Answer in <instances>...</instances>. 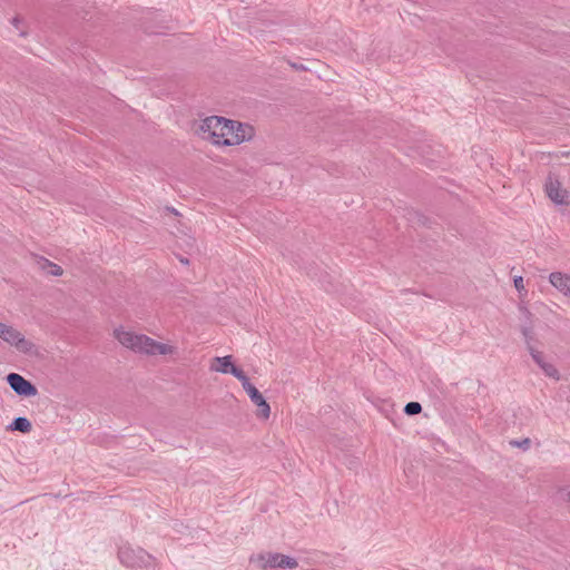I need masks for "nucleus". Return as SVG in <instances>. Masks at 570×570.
I'll use <instances>...</instances> for the list:
<instances>
[{"mask_svg":"<svg viewBox=\"0 0 570 570\" xmlns=\"http://www.w3.org/2000/svg\"><path fill=\"white\" fill-rule=\"evenodd\" d=\"M38 264H39L40 268H41L43 272H46V273H48V274H50V275H53V276H60V275H62V273H63L62 268H61L59 265H57V264H55V263L50 262V261H49V259H47V258H43V257H42V258H40V259H39V262H38Z\"/></svg>","mask_w":570,"mask_h":570,"instance_id":"f8f14e48","label":"nucleus"},{"mask_svg":"<svg viewBox=\"0 0 570 570\" xmlns=\"http://www.w3.org/2000/svg\"><path fill=\"white\" fill-rule=\"evenodd\" d=\"M6 380L14 392H37V389L20 374L10 373Z\"/></svg>","mask_w":570,"mask_h":570,"instance_id":"6e6552de","label":"nucleus"},{"mask_svg":"<svg viewBox=\"0 0 570 570\" xmlns=\"http://www.w3.org/2000/svg\"><path fill=\"white\" fill-rule=\"evenodd\" d=\"M549 282L560 293L570 296V275L554 272L550 274Z\"/></svg>","mask_w":570,"mask_h":570,"instance_id":"1a4fd4ad","label":"nucleus"},{"mask_svg":"<svg viewBox=\"0 0 570 570\" xmlns=\"http://www.w3.org/2000/svg\"><path fill=\"white\" fill-rule=\"evenodd\" d=\"M547 196L557 205H570V193L562 187L561 183L554 178L549 177L546 183Z\"/></svg>","mask_w":570,"mask_h":570,"instance_id":"423d86ee","label":"nucleus"},{"mask_svg":"<svg viewBox=\"0 0 570 570\" xmlns=\"http://www.w3.org/2000/svg\"><path fill=\"white\" fill-rule=\"evenodd\" d=\"M11 431H19L22 433H28L31 431V423L27 417L19 416L16 417L12 423L8 426Z\"/></svg>","mask_w":570,"mask_h":570,"instance_id":"ddd939ff","label":"nucleus"},{"mask_svg":"<svg viewBox=\"0 0 570 570\" xmlns=\"http://www.w3.org/2000/svg\"><path fill=\"white\" fill-rule=\"evenodd\" d=\"M234 363L232 362V356L230 355H227V356H224V357H214L210 362V370L214 371V372H219V373H229L230 370L229 367L233 365Z\"/></svg>","mask_w":570,"mask_h":570,"instance_id":"9d476101","label":"nucleus"},{"mask_svg":"<svg viewBox=\"0 0 570 570\" xmlns=\"http://www.w3.org/2000/svg\"><path fill=\"white\" fill-rule=\"evenodd\" d=\"M513 284H514L515 289L519 293V297L520 298H524L527 296V294H528V291H527L525 285H524L523 277L522 276H515L513 278Z\"/></svg>","mask_w":570,"mask_h":570,"instance_id":"4468645a","label":"nucleus"},{"mask_svg":"<svg viewBox=\"0 0 570 570\" xmlns=\"http://www.w3.org/2000/svg\"><path fill=\"white\" fill-rule=\"evenodd\" d=\"M256 407H257V410H256L257 416H259L262 419L269 417L271 407H269L268 403L266 402V400L264 402H262L259 405H257Z\"/></svg>","mask_w":570,"mask_h":570,"instance_id":"dca6fc26","label":"nucleus"},{"mask_svg":"<svg viewBox=\"0 0 570 570\" xmlns=\"http://www.w3.org/2000/svg\"><path fill=\"white\" fill-rule=\"evenodd\" d=\"M250 560L257 561L264 570L275 568L294 569L298 566L296 559L282 553H262Z\"/></svg>","mask_w":570,"mask_h":570,"instance_id":"39448f33","label":"nucleus"},{"mask_svg":"<svg viewBox=\"0 0 570 570\" xmlns=\"http://www.w3.org/2000/svg\"><path fill=\"white\" fill-rule=\"evenodd\" d=\"M422 411V406L419 402H410L404 406V413L406 415H415Z\"/></svg>","mask_w":570,"mask_h":570,"instance_id":"2eb2a0df","label":"nucleus"},{"mask_svg":"<svg viewBox=\"0 0 570 570\" xmlns=\"http://www.w3.org/2000/svg\"><path fill=\"white\" fill-rule=\"evenodd\" d=\"M20 22V20L18 18H13L12 20V23L18 28V23Z\"/></svg>","mask_w":570,"mask_h":570,"instance_id":"6ab92c4d","label":"nucleus"},{"mask_svg":"<svg viewBox=\"0 0 570 570\" xmlns=\"http://www.w3.org/2000/svg\"><path fill=\"white\" fill-rule=\"evenodd\" d=\"M198 132L204 140L218 146H235L254 136L250 125L212 116L203 120Z\"/></svg>","mask_w":570,"mask_h":570,"instance_id":"f257e3e1","label":"nucleus"},{"mask_svg":"<svg viewBox=\"0 0 570 570\" xmlns=\"http://www.w3.org/2000/svg\"><path fill=\"white\" fill-rule=\"evenodd\" d=\"M529 351L533 361L548 377H551L557 381L560 379L558 368L551 362L548 361V358L542 352L534 350L533 347H529Z\"/></svg>","mask_w":570,"mask_h":570,"instance_id":"0eeeda50","label":"nucleus"},{"mask_svg":"<svg viewBox=\"0 0 570 570\" xmlns=\"http://www.w3.org/2000/svg\"><path fill=\"white\" fill-rule=\"evenodd\" d=\"M531 441L529 438H525L521 441L511 440L510 445L521 448L523 450H528L530 448Z\"/></svg>","mask_w":570,"mask_h":570,"instance_id":"f3484780","label":"nucleus"},{"mask_svg":"<svg viewBox=\"0 0 570 570\" xmlns=\"http://www.w3.org/2000/svg\"><path fill=\"white\" fill-rule=\"evenodd\" d=\"M252 403L257 406L265 401L264 394H249Z\"/></svg>","mask_w":570,"mask_h":570,"instance_id":"a211bd4d","label":"nucleus"},{"mask_svg":"<svg viewBox=\"0 0 570 570\" xmlns=\"http://www.w3.org/2000/svg\"><path fill=\"white\" fill-rule=\"evenodd\" d=\"M118 558L120 562L131 570H155V558L141 548L122 546L119 548Z\"/></svg>","mask_w":570,"mask_h":570,"instance_id":"7ed1b4c3","label":"nucleus"},{"mask_svg":"<svg viewBox=\"0 0 570 570\" xmlns=\"http://www.w3.org/2000/svg\"><path fill=\"white\" fill-rule=\"evenodd\" d=\"M23 395H24V396H30L31 394H29V393H26V394H23Z\"/></svg>","mask_w":570,"mask_h":570,"instance_id":"412c9836","label":"nucleus"},{"mask_svg":"<svg viewBox=\"0 0 570 570\" xmlns=\"http://www.w3.org/2000/svg\"><path fill=\"white\" fill-rule=\"evenodd\" d=\"M114 337L126 348L145 355H167L175 352V347L150 338L144 334H137L124 327L114 330Z\"/></svg>","mask_w":570,"mask_h":570,"instance_id":"f03ea898","label":"nucleus"},{"mask_svg":"<svg viewBox=\"0 0 570 570\" xmlns=\"http://www.w3.org/2000/svg\"><path fill=\"white\" fill-rule=\"evenodd\" d=\"M0 340L24 354H30L35 350V344L8 323L0 322Z\"/></svg>","mask_w":570,"mask_h":570,"instance_id":"20e7f679","label":"nucleus"},{"mask_svg":"<svg viewBox=\"0 0 570 570\" xmlns=\"http://www.w3.org/2000/svg\"><path fill=\"white\" fill-rule=\"evenodd\" d=\"M230 374H233L235 377H237L240 382H242V385H243V389L245 390V392H259L250 382H249V379L247 377V375L244 373V371L242 368H239L238 366H236L235 364H233L230 367Z\"/></svg>","mask_w":570,"mask_h":570,"instance_id":"9b49d317","label":"nucleus"},{"mask_svg":"<svg viewBox=\"0 0 570 570\" xmlns=\"http://www.w3.org/2000/svg\"><path fill=\"white\" fill-rule=\"evenodd\" d=\"M180 262L184 263V264H188V259L181 258Z\"/></svg>","mask_w":570,"mask_h":570,"instance_id":"aec40b11","label":"nucleus"}]
</instances>
